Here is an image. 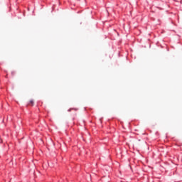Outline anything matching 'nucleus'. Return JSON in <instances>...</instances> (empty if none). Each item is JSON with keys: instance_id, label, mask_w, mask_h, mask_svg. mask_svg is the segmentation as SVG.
I'll return each mask as SVG.
<instances>
[{"instance_id": "f03ea898", "label": "nucleus", "mask_w": 182, "mask_h": 182, "mask_svg": "<svg viewBox=\"0 0 182 182\" xmlns=\"http://www.w3.org/2000/svg\"><path fill=\"white\" fill-rule=\"evenodd\" d=\"M71 110H73V109H68V112H71Z\"/></svg>"}, {"instance_id": "7ed1b4c3", "label": "nucleus", "mask_w": 182, "mask_h": 182, "mask_svg": "<svg viewBox=\"0 0 182 182\" xmlns=\"http://www.w3.org/2000/svg\"><path fill=\"white\" fill-rule=\"evenodd\" d=\"M75 110H77V109H75Z\"/></svg>"}, {"instance_id": "f257e3e1", "label": "nucleus", "mask_w": 182, "mask_h": 182, "mask_svg": "<svg viewBox=\"0 0 182 182\" xmlns=\"http://www.w3.org/2000/svg\"><path fill=\"white\" fill-rule=\"evenodd\" d=\"M30 105H31V106H33V100H30Z\"/></svg>"}]
</instances>
